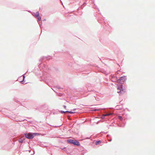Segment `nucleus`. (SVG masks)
<instances>
[{"label":"nucleus","instance_id":"f257e3e1","mask_svg":"<svg viewBox=\"0 0 155 155\" xmlns=\"http://www.w3.org/2000/svg\"><path fill=\"white\" fill-rule=\"evenodd\" d=\"M125 80V79L124 77H121L120 79L117 80V82L122 84L124 83ZM117 92L120 95L124 94L126 92V89L125 88H123V86L122 84L117 86Z\"/></svg>","mask_w":155,"mask_h":155},{"label":"nucleus","instance_id":"f03ea898","mask_svg":"<svg viewBox=\"0 0 155 155\" xmlns=\"http://www.w3.org/2000/svg\"><path fill=\"white\" fill-rule=\"evenodd\" d=\"M39 135V134L38 133H29L28 134H25V137L26 138L28 139H32L34 136H38Z\"/></svg>","mask_w":155,"mask_h":155},{"label":"nucleus","instance_id":"7ed1b4c3","mask_svg":"<svg viewBox=\"0 0 155 155\" xmlns=\"http://www.w3.org/2000/svg\"><path fill=\"white\" fill-rule=\"evenodd\" d=\"M67 142L69 143L72 144L74 145H76L78 146L80 145L79 142L76 140L68 139L67 140Z\"/></svg>","mask_w":155,"mask_h":155},{"label":"nucleus","instance_id":"20e7f679","mask_svg":"<svg viewBox=\"0 0 155 155\" xmlns=\"http://www.w3.org/2000/svg\"><path fill=\"white\" fill-rule=\"evenodd\" d=\"M61 113H70V114H73V113H74V112H72V111H61Z\"/></svg>","mask_w":155,"mask_h":155},{"label":"nucleus","instance_id":"39448f33","mask_svg":"<svg viewBox=\"0 0 155 155\" xmlns=\"http://www.w3.org/2000/svg\"><path fill=\"white\" fill-rule=\"evenodd\" d=\"M24 140V138H21L19 140V142L21 143Z\"/></svg>","mask_w":155,"mask_h":155},{"label":"nucleus","instance_id":"423d86ee","mask_svg":"<svg viewBox=\"0 0 155 155\" xmlns=\"http://www.w3.org/2000/svg\"><path fill=\"white\" fill-rule=\"evenodd\" d=\"M112 114L111 113H109V114H104L103 115V117H104V116H108L109 115H111Z\"/></svg>","mask_w":155,"mask_h":155},{"label":"nucleus","instance_id":"0eeeda50","mask_svg":"<svg viewBox=\"0 0 155 155\" xmlns=\"http://www.w3.org/2000/svg\"><path fill=\"white\" fill-rule=\"evenodd\" d=\"M39 15V13L38 12H37L35 15V16L36 17H38Z\"/></svg>","mask_w":155,"mask_h":155},{"label":"nucleus","instance_id":"6e6552de","mask_svg":"<svg viewBox=\"0 0 155 155\" xmlns=\"http://www.w3.org/2000/svg\"><path fill=\"white\" fill-rule=\"evenodd\" d=\"M101 142V141L100 140L97 141L95 142V144L96 145H98L99 144V143H100Z\"/></svg>","mask_w":155,"mask_h":155},{"label":"nucleus","instance_id":"1a4fd4ad","mask_svg":"<svg viewBox=\"0 0 155 155\" xmlns=\"http://www.w3.org/2000/svg\"><path fill=\"white\" fill-rule=\"evenodd\" d=\"M119 119L121 120H122V117L120 116H118Z\"/></svg>","mask_w":155,"mask_h":155},{"label":"nucleus","instance_id":"9d476101","mask_svg":"<svg viewBox=\"0 0 155 155\" xmlns=\"http://www.w3.org/2000/svg\"><path fill=\"white\" fill-rule=\"evenodd\" d=\"M38 19L39 21L40 20H41V18L40 17H38Z\"/></svg>","mask_w":155,"mask_h":155},{"label":"nucleus","instance_id":"9b49d317","mask_svg":"<svg viewBox=\"0 0 155 155\" xmlns=\"http://www.w3.org/2000/svg\"><path fill=\"white\" fill-rule=\"evenodd\" d=\"M64 107V108H65V109H66V106L65 105H64L63 106Z\"/></svg>","mask_w":155,"mask_h":155},{"label":"nucleus","instance_id":"f8f14e48","mask_svg":"<svg viewBox=\"0 0 155 155\" xmlns=\"http://www.w3.org/2000/svg\"><path fill=\"white\" fill-rule=\"evenodd\" d=\"M73 110H76V109H74Z\"/></svg>","mask_w":155,"mask_h":155},{"label":"nucleus","instance_id":"ddd939ff","mask_svg":"<svg viewBox=\"0 0 155 155\" xmlns=\"http://www.w3.org/2000/svg\"><path fill=\"white\" fill-rule=\"evenodd\" d=\"M23 79H24V78H25V76H23Z\"/></svg>","mask_w":155,"mask_h":155}]
</instances>
